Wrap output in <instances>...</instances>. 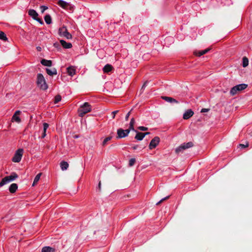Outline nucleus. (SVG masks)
<instances>
[{
    "mask_svg": "<svg viewBox=\"0 0 252 252\" xmlns=\"http://www.w3.org/2000/svg\"><path fill=\"white\" fill-rule=\"evenodd\" d=\"M46 71L47 73L50 76H53L57 74V69L55 68L51 69L46 68Z\"/></svg>",
    "mask_w": 252,
    "mask_h": 252,
    "instance_id": "a211bd4d",
    "label": "nucleus"
},
{
    "mask_svg": "<svg viewBox=\"0 0 252 252\" xmlns=\"http://www.w3.org/2000/svg\"><path fill=\"white\" fill-rule=\"evenodd\" d=\"M30 120H32V115H31V116H30Z\"/></svg>",
    "mask_w": 252,
    "mask_h": 252,
    "instance_id": "603ef678",
    "label": "nucleus"
},
{
    "mask_svg": "<svg viewBox=\"0 0 252 252\" xmlns=\"http://www.w3.org/2000/svg\"><path fill=\"white\" fill-rule=\"evenodd\" d=\"M74 137H75V138H78V135H75V136H74Z\"/></svg>",
    "mask_w": 252,
    "mask_h": 252,
    "instance_id": "3c124183",
    "label": "nucleus"
},
{
    "mask_svg": "<svg viewBox=\"0 0 252 252\" xmlns=\"http://www.w3.org/2000/svg\"><path fill=\"white\" fill-rule=\"evenodd\" d=\"M34 20L37 21L41 25L44 24V22H43V20H42V19H41L40 18L38 17L37 18H36Z\"/></svg>",
    "mask_w": 252,
    "mask_h": 252,
    "instance_id": "c9c22d12",
    "label": "nucleus"
},
{
    "mask_svg": "<svg viewBox=\"0 0 252 252\" xmlns=\"http://www.w3.org/2000/svg\"><path fill=\"white\" fill-rule=\"evenodd\" d=\"M162 99L170 103H175L178 104L179 102L175 99L168 96H161Z\"/></svg>",
    "mask_w": 252,
    "mask_h": 252,
    "instance_id": "4468645a",
    "label": "nucleus"
},
{
    "mask_svg": "<svg viewBox=\"0 0 252 252\" xmlns=\"http://www.w3.org/2000/svg\"><path fill=\"white\" fill-rule=\"evenodd\" d=\"M17 189V185L15 183H13L10 186L9 188V191H10V192L13 193L16 192Z\"/></svg>",
    "mask_w": 252,
    "mask_h": 252,
    "instance_id": "6ab92c4d",
    "label": "nucleus"
},
{
    "mask_svg": "<svg viewBox=\"0 0 252 252\" xmlns=\"http://www.w3.org/2000/svg\"><path fill=\"white\" fill-rule=\"evenodd\" d=\"M210 49H211L210 48H207L205 50H201V51L195 50L194 51L193 54L194 55H195L196 56L200 57L202 55H203L207 53L210 50Z\"/></svg>",
    "mask_w": 252,
    "mask_h": 252,
    "instance_id": "9b49d317",
    "label": "nucleus"
},
{
    "mask_svg": "<svg viewBox=\"0 0 252 252\" xmlns=\"http://www.w3.org/2000/svg\"><path fill=\"white\" fill-rule=\"evenodd\" d=\"M249 143L248 142H247L246 145L245 144H239V147H240L241 149H243V148H247L249 146Z\"/></svg>",
    "mask_w": 252,
    "mask_h": 252,
    "instance_id": "f704fd0d",
    "label": "nucleus"
},
{
    "mask_svg": "<svg viewBox=\"0 0 252 252\" xmlns=\"http://www.w3.org/2000/svg\"><path fill=\"white\" fill-rule=\"evenodd\" d=\"M61 99H62V97H61V96L60 95H59H59H57L55 97L54 103H58L59 102H60L61 100Z\"/></svg>",
    "mask_w": 252,
    "mask_h": 252,
    "instance_id": "c85d7f7f",
    "label": "nucleus"
},
{
    "mask_svg": "<svg viewBox=\"0 0 252 252\" xmlns=\"http://www.w3.org/2000/svg\"><path fill=\"white\" fill-rule=\"evenodd\" d=\"M98 189L99 191L101 190V181H99V183H98Z\"/></svg>",
    "mask_w": 252,
    "mask_h": 252,
    "instance_id": "a18cd8bd",
    "label": "nucleus"
},
{
    "mask_svg": "<svg viewBox=\"0 0 252 252\" xmlns=\"http://www.w3.org/2000/svg\"><path fill=\"white\" fill-rule=\"evenodd\" d=\"M59 34L61 36L65 37L68 39L72 38L71 34L67 32V30L65 26H63L59 29Z\"/></svg>",
    "mask_w": 252,
    "mask_h": 252,
    "instance_id": "423d86ee",
    "label": "nucleus"
},
{
    "mask_svg": "<svg viewBox=\"0 0 252 252\" xmlns=\"http://www.w3.org/2000/svg\"><path fill=\"white\" fill-rule=\"evenodd\" d=\"M68 163L66 161H62L60 163V166L63 170H66L68 167Z\"/></svg>",
    "mask_w": 252,
    "mask_h": 252,
    "instance_id": "5701e85b",
    "label": "nucleus"
},
{
    "mask_svg": "<svg viewBox=\"0 0 252 252\" xmlns=\"http://www.w3.org/2000/svg\"><path fill=\"white\" fill-rule=\"evenodd\" d=\"M40 8H41V13H43L44 11L45 10H46L48 8V7L47 6H41L40 7Z\"/></svg>",
    "mask_w": 252,
    "mask_h": 252,
    "instance_id": "e433bc0d",
    "label": "nucleus"
},
{
    "mask_svg": "<svg viewBox=\"0 0 252 252\" xmlns=\"http://www.w3.org/2000/svg\"><path fill=\"white\" fill-rule=\"evenodd\" d=\"M170 197V195H168L162 199H161L159 202H158V203H157V205H158L159 204H160L163 201H165V200H166L167 199H168Z\"/></svg>",
    "mask_w": 252,
    "mask_h": 252,
    "instance_id": "2f4dec72",
    "label": "nucleus"
},
{
    "mask_svg": "<svg viewBox=\"0 0 252 252\" xmlns=\"http://www.w3.org/2000/svg\"><path fill=\"white\" fill-rule=\"evenodd\" d=\"M44 20L47 24H50L52 23L51 17L50 15H46L44 17Z\"/></svg>",
    "mask_w": 252,
    "mask_h": 252,
    "instance_id": "b1692460",
    "label": "nucleus"
},
{
    "mask_svg": "<svg viewBox=\"0 0 252 252\" xmlns=\"http://www.w3.org/2000/svg\"><path fill=\"white\" fill-rule=\"evenodd\" d=\"M41 175V174H37V175L36 176V177H35V178L34 179L33 182L32 183V186H33L35 184H36L38 182V181L39 180V179L40 178Z\"/></svg>",
    "mask_w": 252,
    "mask_h": 252,
    "instance_id": "cd10ccee",
    "label": "nucleus"
},
{
    "mask_svg": "<svg viewBox=\"0 0 252 252\" xmlns=\"http://www.w3.org/2000/svg\"><path fill=\"white\" fill-rule=\"evenodd\" d=\"M55 249L50 247H44L42 249V252H54Z\"/></svg>",
    "mask_w": 252,
    "mask_h": 252,
    "instance_id": "4be33fe9",
    "label": "nucleus"
},
{
    "mask_svg": "<svg viewBox=\"0 0 252 252\" xmlns=\"http://www.w3.org/2000/svg\"><path fill=\"white\" fill-rule=\"evenodd\" d=\"M194 112L191 109H188L183 115V119L188 120L193 116Z\"/></svg>",
    "mask_w": 252,
    "mask_h": 252,
    "instance_id": "f8f14e48",
    "label": "nucleus"
},
{
    "mask_svg": "<svg viewBox=\"0 0 252 252\" xmlns=\"http://www.w3.org/2000/svg\"><path fill=\"white\" fill-rule=\"evenodd\" d=\"M21 112L19 110L16 111L12 117V121L15 122L19 123L21 122V119L19 116Z\"/></svg>",
    "mask_w": 252,
    "mask_h": 252,
    "instance_id": "9d476101",
    "label": "nucleus"
},
{
    "mask_svg": "<svg viewBox=\"0 0 252 252\" xmlns=\"http://www.w3.org/2000/svg\"><path fill=\"white\" fill-rule=\"evenodd\" d=\"M92 106L88 102H85L78 109V113L79 117H83L84 115L91 112Z\"/></svg>",
    "mask_w": 252,
    "mask_h": 252,
    "instance_id": "f257e3e1",
    "label": "nucleus"
},
{
    "mask_svg": "<svg viewBox=\"0 0 252 252\" xmlns=\"http://www.w3.org/2000/svg\"><path fill=\"white\" fill-rule=\"evenodd\" d=\"M28 14L30 16H32V9H29L28 11Z\"/></svg>",
    "mask_w": 252,
    "mask_h": 252,
    "instance_id": "c03bdc74",
    "label": "nucleus"
},
{
    "mask_svg": "<svg viewBox=\"0 0 252 252\" xmlns=\"http://www.w3.org/2000/svg\"><path fill=\"white\" fill-rule=\"evenodd\" d=\"M46 136V131H43L42 135L41 136L42 138H44Z\"/></svg>",
    "mask_w": 252,
    "mask_h": 252,
    "instance_id": "49530a36",
    "label": "nucleus"
},
{
    "mask_svg": "<svg viewBox=\"0 0 252 252\" xmlns=\"http://www.w3.org/2000/svg\"><path fill=\"white\" fill-rule=\"evenodd\" d=\"M138 146V145H135V146H134V147H133V148H133V149H134V150H136V149H137Z\"/></svg>",
    "mask_w": 252,
    "mask_h": 252,
    "instance_id": "09e8293b",
    "label": "nucleus"
},
{
    "mask_svg": "<svg viewBox=\"0 0 252 252\" xmlns=\"http://www.w3.org/2000/svg\"><path fill=\"white\" fill-rule=\"evenodd\" d=\"M249 64V60L246 57L243 58V66L244 67H247Z\"/></svg>",
    "mask_w": 252,
    "mask_h": 252,
    "instance_id": "a878e982",
    "label": "nucleus"
},
{
    "mask_svg": "<svg viewBox=\"0 0 252 252\" xmlns=\"http://www.w3.org/2000/svg\"><path fill=\"white\" fill-rule=\"evenodd\" d=\"M18 178L17 174L11 175L10 176H6L3 178L0 183V187H2L3 185L10 183L11 181H14L15 179Z\"/></svg>",
    "mask_w": 252,
    "mask_h": 252,
    "instance_id": "39448f33",
    "label": "nucleus"
},
{
    "mask_svg": "<svg viewBox=\"0 0 252 252\" xmlns=\"http://www.w3.org/2000/svg\"><path fill=\"white\" fill-rule=\"evenodd\" d=\"M0 39L2 41H7L8 39L5 33L3 32L0 31Z\"/></svg>",
    "mask_w": 252,
    "mask_h": 252,
    "instance_id": "393cba45",
    "label": "nucleus"
},
{
    "mask_svg": "<svg viewBox=\"0 0 252 252\" xmlns=\"http://www.w3.org/2000/svg\"><path fill=\"white\" fill-rule=\"evenodd\" d=\"M38 14L36 12V11L33 9H32V19H35L38 18Z\"/></svg>",
    "mask_w": 252,
    "mask_h": 252,
    "instance_id": "7c9ffc66",
    "label": "nucleus"
},
{
    "mask_svg": "<svg viewBox=\"0 0 252 252\" xmlns=\"http://www.w3.org/2000/svg\"><path fill=\"white\" fill-rule=\"evenodd\" d=\"M113 67L110 64H106L103 68V71L104 73H108L113 69Z\"/></svg>",
    "mask_w": 252,
    "mask_h": 252,
    "instance_id": "dca6fc26",
    "label": "nucleus"
},
{
    "mask_svg": "<svg viewBox=\"0 0 252 252\" xmlns=\"http://www.w3.org/2000/svg\"><path fill=\"white\" fill-rule=\"evenodd\" d=\"M133 131L136 133V134L135 136V139H137V140H139V141L143 140V139L145 137V134H143V133L139 132L136 130H135Z\"/></svg>",
    "mask_w": 252,
    "mask_h": 252,
    "instance_id": "2eb2a0df",
    "label": "nucleus"
},
{
    "mask_svg": "<svg viewBox=\"0 0 252 252\" xmlns=\"http://www.w3.org/2000/svg\"><path fill=\"white\" fill-rule=\"evenodd\" d=\"M135 124V120L134 118H132L130 120V122L129 123V127L130 129H131V130H135V129L134 128V125Z\"/></svg>",
    "mask_w": 252,
    "mask_h": 252,
    "instance_id": "bb28decb",
    "label": "nucleus"
},
{
    "mask_svg": "<svg viewBox=\"0 0 252 252\" xmlns=\"http://www.w3.org/2000/svg\"><path fill=\"white\" fill-rule=\"evenodd\" d=\"M41 63L44 66H51L52 65V62L51 60H47L45 59H42L41 61Z\"/></svg>",
    "mask_w": 252,
    "mask_h": 252,
    "instance_id": "aec40b11",
    "label": "nucleus"
},
{
    "mask_svg": "<svg viewBox=\"0 0 252 252\" xmlns=\"http://www.w3.org/2000/svg\"><path fill=\"white\" fill-rule=\"evenodd\" d=\"M36 49L38 51H41V47L38 46L36 47Z\"/></svg>",
    "mask_w": 252,
    "mask_h": 252,
    "instance_id": "de8ad7c7",
    "label": "nucleus"
},
{
    "mask_svg": "<svg viewBox=\"0 0 252 252\" xmlns=\"http://www.w3.org/2000/svg\"><path fill=\"white\" fill-rule=\"evenodd\" d=\"M160 141L159 137L158 136L155 137L150 142L149 148L150 150L155 148L159 144Z\"/></svg>",
    "mask_w": 252,
    "mask_h": 252,
    "instance_id": "6e6552de",
    "label": "nucleus"
},
{
    "mask_svg": "<svg viewBox=\"0 0 252 252\" xmlns=\"http://www.w3.org/2000/svg\"><path fill=\"white\" fill-rule=\"evenodd\" d=\"M119 112V110H116L112 112V118L114 119L116 115Z\"/></svg>",
    "mask_w": 252,
    "mask_h": 252,
    "instance_id": "58836bf2",
    "label": "nucleus"
},
{
    "mask_svg": "<svg viewBox=\"0 0 252 252\" xmlns=\"http://www.w3.org/2000/svg\"><path fill=\"white\" fill-rule=\"evenodd\" d=\"M138 129L141 130V131H146L148 129V128L147 127L143 126H140L137 127Z\"/></svg>",
    "mask_w": 252,
    "mask_h": 252,
    "instance_id": "473e14b6",
    "label": "nucleus"
},
{
    "mask_svg": "<svg viewBox=\"0 0 252 252\" xmlns=\"http://www.w3.org/2000/svg\"><path fill=\"white\" fill-rule=\"evenodd\" d=\"M37 85L42 90H45L48 88V85L46 83L45 78L41 73L37 74Z\"/></svg>",
    "mask_w": 252,
    "mask_h": 252,
    "instance_id": "f03ea898",
    "label": "nucleus"
},
{
    "mask_svg": "<svg viewBox=\"0 0 252 252\" xmlns=\"http://www.w3.org/2000/svg\"><path fill=\"white\" fill-rule=\"evenodd\" d=\"M24 153V150L22 148L16 150L12 158V161L14 162H19L22 158Z\"/></svg>",
    "mask_w": 252,
    "mask_h": 252,
    "instance_id": "20e7f679",
    "label": "nucleus"
},
{
    "mask_svg": "<svg viewBox=\"0 0 252 252\" xmlns=\"http://www.w3.org/2000/svg\"><path fill=\"white\" fill-rule=\"evenodd\" d=\"M209 111V109L207 108H203L201 109V112L204 113V112H207Z\"/></svg>",
    "mask_w": 252,
    "mask_h": 252,
    "instance_id": "37998d69",
    "label": "nucleus"
},
{
    "mask_svg": "<svg viewBox=\"0 0 252 252\" xmlns=\"http://www.w3.org/2000/svg\"><path fill=\"white\" fill-rule=\"evenodd\" d=\"M248 86V85L245 84H241L236 85L231 88L230 93L232 95L236 94L238 92H241L245 90Z\"/></svg>",
    "mask_w": 252,
    "mask_h": 252,
    "instance_id": "7ed1b4c3",
    "label": "nucleus"
},
{
    "mask_svg": "<svg viewBox=\"0 0 252 252\" xmlns=\"http://www.w3.org/2000/svg\"><path fill=\"white\" fill-rule=\"evenodd\" d=\"M132 110H131L129 112H128V113L126 114V118H125V119L126 121H127L128 119V118L130 116V112Z\"/></svg>",
    "mask_w": 252,
    "mask_h": 252,
    "instance_id": "a19ab883",
    "label": "nucleus"
},
{
    "mask_svg": "<svg viewBox=\"0 0 252 252\" xmlns=\"http://www.w3.org/2000/svg\"><path fill=\"white\" fill-rule=\"evenodd\" d=\"M126 137V136L123 129L119 128L117 129V136L116 137L117 139L122 138Z\"/></svg>",
    "mask_w": 252,
    "mask_h": 252,
    "instance_id": "ddd939ff",
    "label": "nucleus"
},
{
    "mask_svg": "<svg viewBox=\"0 0 252 252\" xmlns=\"http://www.w3.org/2000/svg\"><path fill=\"white\" fill-rule=\"evenodd\" d=\"M75 69L73 66H69L67 68V72L69 75L73 76L75 74Z\"/></svg>",
    "mask_w": 252,
    "mask_h": 252,
    "instance_id": "412c9836",
    "label": "nucleus"
},
{
    "mask_svg": "<svg viewBox=\"0 0 252 252\" xmlns=\"http://www.w3.org/2000/svg\"><path fill=\"white\" fill-rule=\"evenodd\" d=\"M193 146V143L192 142H189L187 143H184L180 145L179 147H178L176 149V153H179L181 151H182L183 150H185L187 149H188L189 148H191Z\"/></svg>",
    "mask_w": 252,
    "mask_h": 252,
    "instance_id": "0eeeda50",
    "label": "nucleus"
},
{
    "mask_svg": "<svg viewBox=\"0 0 252 252\" xmlns=\"http://www.w3.org/2000/svg\"><path fill=\"white\" fill-rule=\"evenodd\" d=\"M63 47L65 49H69L72 47V44L70 43H67L63 40H60V41Z\"/></svg>",
    "mask_w": 252,
    "mask_h": 252,
    "instance_id": "f3484780",
    "label": "nucleus"
},
{
    "mask_svg": "<svg viewBox=\"0 0 252 252\" xmlns=\"http://www.w3.org/2000/svg\"><path fill=\"white\" fill-rule=\"evenodd\" d=\"M49 125L47 123H44L43 124V131H46L47 128L48 127Z\"/></svg>",
    "mask_w": 252,
    "mask_h": 252,
    "instance_id": "4c0bfd02",
    "label": "nucleus"
},
{
    "mask_svg": "<svg viewBox=\"0 0 252 252\" xmlns=\"http://www.w3.org/2000/svg\"><path fill=\"white\" fill-rule=\"evenodd\" d=\"M148 83V81H146V82H145V83H144V84L143 85V86L142 87L141 90L144 89L147 86Z\"/></svg>",
    "mask_w": 252,
    "mask_h": 252,
    "instance_id": "79ce46f5",
    "label": "nucleus"
},
{
    "mask_svg": "<svg viewBox=\"0 0 252 252\" xmlns=\"http://www.w3.org/2000/svg\"><path fill=\"white\" fill-rule=\"evenodd\" d=\"M131 130V129H130V127L129 126V128L127 129L124 130L125 133L126 135V136H128L130 131Z\"/></svg>",
    "mask_w": 252,
    "mask_h": 252,
    "instance_id": "ea45409f",
    "label": "nucleus"
},
{
    "mask_svg": "<svg viewBox=\"0 0 252 252\" xmlns=\"http://www.w3.org/2000/svg\"><path fill=\"white\" fill-rule=\"evenodd\" d=\"M135 162V158H131L129 160V166H132Z\"/></svg>",
    "mask_w": 252,
    "mask_h": 252,
    "instance_id": "72a5a7b5",
    "label": "nucleus"
},
{
    "mask_svg": "<svg viewBox=\"0 0 252 252\" xmlns=\"http://www.w3.org/2000/svg\"><path fill=\"white\" fill-rule=\"evenodd\" d=\"M112 136H108V137L105 138L102 142V145L105 146L107 142L108 141H110L112 139Z\"/></svg>",
    "mask_w": 252,
    "mask_h": 252,
    "instance_id": "c756f323",
    "label": "nucleus"
},
{
    "mask_svg": "<svg viewBox=\"0 0 252 252\" xmlns=\"http://www.w3.org/2000/svg\"><path fill=\"white\" fill-rule=\"evenodd\" d=\"M57 4L63 8L65 9H69L70 10H71L73 9L72 6H71L69 3L66 2V1H64L63 0H59L58 1Z\"/></svg>",
    "mask_w": 252,
    "mask_h": 252,
    "instance_id": "1a4fd4ad",
    "label": "nucleus"
},
{
    "mask_svg": "<svg viewBox=\"0 0 252 252\" xmlns=\"http://www.w3.org/2000/svg\"><path fill=\"white\" fill-rule=\"evenodd\" d=\"M143 134H145V136L147 135H149L150 134V132H147L143 133Z\"/></svg>",
    "mask_w": 252,
    "mask_h": 252,
    "instance_id": "8fccbe9b",
    "label": "nucleus"
}]
</instances>
